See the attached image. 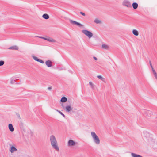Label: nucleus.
<instances>
[{
	"label": "nucleus",
	"instance_id": "nucleus-33",
	"mask_svg": "<svg viewBox=\"0 0 157 157\" xmlns=\"http://www.w3.org/2000/svg\"><path fill=\"white\" fill-rule=\"evenodd\" d=\"M52 89V88L51 87H48V90H51Z\"/></svg>",
	"mask_w": 157,
	"mask_h": 157
},
{
	"label": "nucleus",
	"instance_id": "nucleus-27",
	"mask_svg": "<svg viewBox=\"0 0 157 157\" xmlns=\"http://www.w3.org/2000/svg\"><path fill=\"white\" fill-rule=\"evenodd\" d=\"M80 13L81 15H83V16H85V15H85V13H84L82 12H80Z\"/></svg>",
	"mask_w": 157,
	"mask_h": 157
},
{
	"label": "nucleus",
	"instance_id": "nucleus-5",
	"mask_svg": "<svg viewBox=\"0 0 157 157\" xmlns=\"http://www.w3.org/2000/svg\"><path fill=\"white\" fill-rule=\"evenodd\" d=\"M76 143L72 140H69L67 142V146L68 147H72L75 145Z\"/></svg>",
	"mask_w": 157,
	"mask_h": 157
},
{
	"label": "nucleus",
	"instance_id": "nucleus-2",
	"mask_svg": "<svg viewBox=\"0 0 157 157\" xmlns=\"http://www.w3.org/2000/svg\"><path fill=\"white\" fill-rule=\"evenodd\" d=\"M90 134L94 143L96 145L99 144H100V139L95 133L94 132H91Z\"/></svg>",
	"mask_w": 157,
	"mask_h": 157
},
{
	"label": "nucleus",
	"instance_id": "nucleus-21",
	"mask_svg": "<svg viewBox=\"0 0 157 157\" xmlns=\"http://www.w3.org/2000/svg\"><path fill=\"white\" fill-rule=\"evenodd\" d=\"M97 77L98 78L101 80L102 81L104 82L105 81V78H104L101 75H98L97 76Z\"/></svg>",
	"mask_w": 157,
	"mask_h": 157
},
{
	"label": "nucleus",
	"instance_id": "nucleus-4",
	"mask_svg": "<svg viewBox=\"0 0 157 157\" xmlns=\"http://www.w3.org/2000/svg\"><path fill=\"white\" fill-rule=\"evenodd\" d=\"M62 107L63 109L66 112L68 113H70L71 111L73 109L71 105H67L66 106H64L62 105Z\"/></svg>",
	"mask_w": 157,
	"mask_h": 157
},
{
	"label": "nucleus",
	"instance_id": "nucleus-1",
	"mask_svg": "<svg viewBox=\"0 0 157 157\" xmlns=\"http://www.w3.org/2000/svg\"><path fill=\"white\" fill-rule=\"evenodd\" d=\"M50 141L51 146L53 149L56 151H59L57 141L55 136L54 135H51L49 137Z\"/></svg>",
	"mask_w": 157,
	"mask_h": 157
},
{
	"label": "nucleus",
	"instance_id": "nucleus-20",
	"mask_svg": "<svg viewBox=\"0 0 157 157\" xmlns=\"http://www.w3.org/2000/svg\"><path fill=\"white\" fill-rule=\"evenodd\" d=\"M132 6L133 8L135 9H137L138 6V4L136 2L133 3L132 4Z\"/></svg>",
	"mask_w": 157,
	"mask_h": 157
},
{
	"label": "nucleus",
	"instance_id": "nucleus-22",
	"mask_svg": "<svg viewBox=\"0 0 157 157\" xmlns=\"http://www.w3.org/2000/svg\"><path fill=\"white\" fill-rule=\"evenodd\" d=\"M55 110L57 112H58L63 117L65 118V116L64 115L63 113L61 111H60L59 110H57V109H55Z\"/></svg>",
	"mask_w": 157,
	"mask_h": 157
},
{
	"label": "nucleus",
	"instance_id": "nucleus-8",
	"mask_svg": "<svg viewBox=\"0 0 157 157\" xmlns=\"http://www.w3.org/2000/svg\"><path fill=\"white\" fill-rule=\"evenodd\" d=\"M70 22V23L71 24L73 25H75L78 26H82V25L81 24L77 22V21H74L70 19L69 20Z\"/></svg>",
	"mask_w": 157,
	"mask_h": 157
},
{
	"label": "nucleus",
	"instance_id": "nucleus-26",
	"mask_svg": "<svg viewBox=\"0 0 157 157\" xmlns=\"http://www.w3.org/2000/svg\"><path fill=\"white\" fill-rule=\"evenodd\" d=\"M15 82V81L14 80H11L10 81V83L11 84H13Z\"/></svg>",
	"mask_w": 157,
	"mask_h": 157
},
{
	"label": "nucleus",
	"instance_id": "nucleus-6",
	"mask_svg": "<svg viewBox=\"0 0 157 157\" xmlns=\"http://www.w3.org/2000/svg\"><path fill=\"white\" fill-rule=\"evenodd\" d=\"M39 37L51 42L55 43L56 41V40L50 37H48L47 38L43 37Z\"/></svg>",
	"mask_w": 157,
	"mask_h": 157
},
{
	"label": "nucleus",
	"instance_id": "nucleus-11",
	"mask_svg": "<svg viewBox=\"0 0 157 157\" xmlns=\"http://www.w3.org/2000/svg\"><path fill=\"white\" fill-rule=\"evenodd\" d=\"M19 49L18 47L16 45L12 46L8 48L10 50H18Z\"/></svg>",
	"mask_w": 157,
	"mask_h": 157
},
{
	"label": "nucleus",
	"instance_id": "nucleus-19",
	"mask_svg": "<svg viewBox=\"0 0 157 157\" xmlns=\"http://www.w3.org/2000/svg\"><path fill=\"white\" fill-rule=\"evenodd\" d=\"M101 46L102 48L104 49H108L109 48V46L107 44H103Z\"/></svg>",
	"mask_w": 157,
	"mask_h": 157
},
{
	"label": "nucleus",
	"instance_id": "nucleus-28",
	"mask_svg": "<svg viewBox=\"0 0 157 157\" xmlns=\"http://www.w3.org/2000/svg\"><path fill=\"white\" fill-rule=\"evenodd\" d=\"M16 116H17V117L19 118H21L20 117V115L18 114V113H16Z\"/></svg>",
	"mask_w": 157,
	"mask_h": 157
},
{
	"label": "nucleus",
	"instance_id": "nucleus-31",
	"mask_svg": "<svg viewBox=\"0 0 157 157\" xmlns=\"http://www.w3.org/2000/svg\"><path fill=\"white\" fill-rule=\"evenodd\" d=\"M93 58L95 60H97V58L95 56L93 57Z\"/></svg>",
	"mask_w": 157,
	"mask_h": 157
},
{
	"label": "nucleus",
	"instance_id": "nucleus-12",
	"mask_svg": "<svg viewBox=\"0 0 157 157\" xmlns=\"http://www.w3.org/2000/svg\"><path fill=\"white\" fill-rule=\"evenodd\" d=\"M46 66L48 67H51L52 66V62L49 60L45 62Z\"/></svg>",
	"mask_w": 157,
	"mask_h": 157
},
{
	"label": "nucleus",
	"instance_id": "nucleus-15",
	"mask_svg": "<svg viewBox=\"0 0 157 157\" xmlns=\"http://www.w3.org/2000/svg\"><path fill=\"white\" fill-rule=\"evenodd\" d=\"M94 22L96 24H101L102 23L101 21L98 18H96L94 20Z\"/></svg>",
	"mask_w": 157,
	"mask_h": 157
},
{
	"label": "nucleus",
	"instance_id": "nucleus-14",
	"mask_svg": "<svg viewBox=\"0 0 157 157\" xmlns=\"http://www.w3.org/2000/svg\"><path fill=\"white\" fill-rule=\"evenodd\" d=\"M132 32L133 34L136 36H138L139 35V32L136 29H133Z\"/></svg>",
	"mask_w": 157,
	"mask_h": 157
},
{
	"label": "nucleus",
	"instance_id": "nucleus-13",
	"mask_svg": "<svg viewBox=\"0 0 157 157\" xmlns=\"http://www.w3.org/2000/svg\"><path fill=\"white\" fill-rule=\"evenodd\" d=\"M8 128L9 129V130L11 132H13L14 130V128L12 125V124H10L8 125Z\"/></svg>",
	"mask_w": 157,
	"mask_h": 157
},
{
	"label": "nucleus",
	"instance_id": "nucleus-16",
	"mask_svg": "<svg viewBox=\"0 0 157 157\" xmlns=\"http://www.w3.org/2000/svg\"><path fill=\"white\" fill-rule=\"evenodd\" d=\"M67 99L66 97H63L61 98L60 100V101L64 103L67 101Z\"/></svg>",
	"mask_w": 157,
	"mask_h": 157
},
{
	"label": "nucleus",
	"instance_id": "nucleus-3",
	"mask_svg": "<svg viewBox=\"0 0 157 157\" xmlns=\"http://www.w3.org/2000/svg\"><path fill=\"white\" fill-rule=\"evenodd\" d=\"M82 32L89 38H91L93 36V33L87 30H83L82 31Z\"/></svg>",
	"mask_w": 157,
	"mask_h": 157
},
{
	"label": "nucleus",
	"instance_id": "nucleus-10",
	"mask_svg": "<svg viewBox=\"0 0 157 157\" xmlns=\"http://www.w3.org/2000/svg\"><path fill=\"white\" fill-rule=\"evenodd\" d=\"M32 58L35 61H37V62H39L40 63H44V62L42 60L39 59L37 57L35 56L34 55H33L32 56Z\"/></svg>",
	"mask_w": 157,
	"mask_h": 157
},
{
	"label": "nucleus",
	"instance_id": "nucleus-7",
	"mask_svg": "<svg viewBox=\"0 0 157 157\" xmlns=\"http://www.w3.org/2000/svg\"><path fill=\"white\" fill-rule=\"evenodd\" d=\"M123 5L128 7H131V4L127 0H125L123 3Z\"/></svg>",
	"mask_w": 157,
	"mask_h": 157
},
{
	"label": "nucleus",
	"instance_id": "nucleus-29",
	"mask_svg": "<svg viewBox=\"0 0 157 157\" xmlns=\"http://www.w3.org/2000/svg\"><path fill=\"white\" fill-rule=\"evenodd\" d=\"M144 134H146L147 136H149V133H148L147 132H144Z\"/></svg>",
	"mask_w": 157,
	"mask_h": 157
},
{
	"label": "nucleus",
	"instance_id": "nucleus-23",
	"mask_svg": "<svg viewBox=\"0 0 157 157\" xmlns=\"http://www.w3.org/2000/svg\"><path fill=\"white\" fill-rule=\"evenodd\" d=\"M146 114L148 116H150L152 114V113L151 111H147L146 112Z\"/></svg>",
	"mask_w": 157,
	"mask_h": 157
},
{
	"label": "nucleus",
	"instance_id": "nucleus-9",
	"mask_svg": "<svg viewBox=\"0 0 157 157\" xmlns=\"http://www.w3.org/2000/svg\"><path fill=\"white\" fill-rule=\"evenodd\" d=\"M9 151L12 153H13L14 152L17 151V148L14 146L10 145V147L9 149Z\"/></svg>",
	"mask_w": 157,
	"mask_h": 157
},
{
	"label": "nucleus",
	"instance_id": "nucleus-18",
	"mask_svg": "<svg viewBox=\"0 0 157 157\" xmlns=\"http://www.w3.org/2000/svg\"><path fill=\"white\" fill-rule=\"evenodd\" d=\"M89 85L92 89H93L95 86L94 84L91 82H89Z\"/></svg>",
	"mask_w": 157,
	"mask_h": 157
},
{
	"label": "nucleus",
	"instance_id": "nucleus-32",
	"mask_svg": "<svg viewBox=\"0 0 157 157\" xmlns=\"http://www.w3.org/2000/svg\"><path fill=\"white\" fill-rule=\"evenodd\" d=\"M149 63H150V66H151V67H152V65L151 63V61H150Z\"/></svg>",
	"mask_w": 157,
	"mask_h": 157
},
{
	"label": "nucleus",
	"instance_id": "nucleus-30",
	"mask_svg": "<svg viewBox=\"0 0 157 157\" xmlns=\"http://www.w3.org/2000/svg\"><path fill=\"white\" fill-rule=\"evenodd\" d=\"M151 67V68H152V70L153 73H154L155 72H156V71H155V70L153 68V67L152 66V67Z\"/></svg>",
	"mask_w": 157,
	"mask_h": 157
},
{
	"label": "nucleus",
	"instance_id": "nucleus-24",
	"mask_svg": "<svg viewBox=\"0 0 157 157\" xmlns=\"http://www.w3.org/2000/svg\"><path fill=\"white\" fill-rule=\"evenodd\" d=\"M4 62L3 61H0V66H2L4 65Z\"/></svg>",
	"mask_w": 157,
	"mask_h": 157
},
{
	"label": "nucleus",
	"instance_id": "nucleus-25",
	"mask_svg": "<svg viewBox=\"0 0 157 157\" xmlns=\"http://www.w3.org/2000/svg\"><path fill=\"white\" fill-rule=\"evenodd\" d=\"M153 74L155 78L157 79V74L156 72H155Z\"/></svg>",
	"mask_w": 157,
	"mask_h": 157
},
{
	"label": "nucleus",
	"instance_id": "nucleus-17",
	"mask_svg": "<svg viewBox=\"0 0 157 157\" xmlns=\"http://www.w3.org/2000/svg\"><path fill=\"white\" fill-rule=\"evenodd\" d=\"M42 17L45 19L47 20L49 18V16L47 13H45L43 15Z\"/></svg>",
	"mask_w": 157,
	"mask_h": 157
}]
</instances>
